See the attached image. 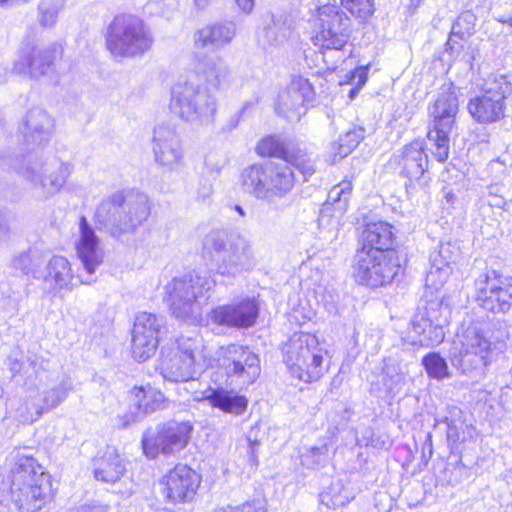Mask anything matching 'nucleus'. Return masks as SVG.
<instances>
[{
	"label": "nucleus",
	"mask_w": 512,
	"mask_h": 512,
	"mask_svg": "<svg viewBox=\"0 0 512 512\" xmlns=\"http://www.w3.org/2000/svg\"><path fill=\"white\" fill-rule=\"evenodd\" d=\"M508 332L502 322L464 319L453 341L450 358L464 374H483L496 351L504 346Z\"/></svg>",
	"instance_id": "1"
},
{
	"label": "nucleus",
	"mask_w": 512,
	"mask_h": 512,
	"mask_svg": "<svg viewBox=\"0 0 512 512\" xmlns=\"http://www.w3.org/2000/svg\"><path fill=\"white\" fill-rule=\"evenodd\" d=\"M239 183L244 193L271 204L285 198L292 191L295 176L290 165L278 159L244 168Z\"/></svg>",
	"instance_id": "2"
},
{
	"label": "nucleus",
	"mask_w": 512,
	"mask_h": 512,
	"mask_svg": "<svg viewBox=\"0 0 512 512\" xmlns=\"http://www.w3.org/2000/svg\"><path fill=\"white\" fill-rule=\"evenodd\" d=\"M13 168L29 184L32 196L44 201L61 191L73 166L41 151L26 155L21 162L15 161Z\"/></svg>",
	"instance_id": "3"
},
{
	"label": "nucleus",
	"mask_w": 512,
	"mask_h": 512,
	"mask_svg": "<svg viewBox=\"0 0 512 512\" xmlns=\"http://www.w3.org/2000/svg\"><path fill=\"white\" fill-rule=\"evenodd\" d=\"M150 215L148 196L137 190L115 193L102 200L95 217L114 237L134 232Z\"/></svg>",
	"instance_id": "4"
},
{
	"label": "nucleus",
	"mask_w": 512,
	"mask_h": 512,
	"mask_svg": "<svg viewBox=\"0 0 512 512\" xmlns=\"http://www.w3.org/2000/svg\"><path fill=\"white\" fill-rule=\"evenodd\" d=\"M32 456L18 454L12 470L11 499L19 512H36L53 497L50 476Z\"/></svg>",
	"instance_id": "5"
},
{
	"label": "nucleus",
	"mask_w": 512,
	"mask_h": 512,
	"mask_svg": "<svg viewBox=\"0 0 512 512\" xmlns=\"http://www.w3.org/2000/svg\"><path fill=\"white\" fill-rule=\"evenodd\" d=\"M282 352L291 376L306 383L320 380L329 369L328 350L310 333H294Z\"/></svg>",
	"instance_id": "6"
},
{
	"label": "nucleus",
	"mask_w": 512,
	"mask_h": 512,
	"mask_svg": "<svg viewBox=\"0 0 512 512\" xmlns=\"http://www.w3.org/2000/svg\"><path fill=\"white\" fill-rule=\"evenodd\" d=\"M213 285L209 277L196 273L174 278L165 287L172 314L185 322H197Z\"/></svg>",
	"instance_id": "7"
},
{
	"label": "nucleus",
	"mask_w": 512,
	"mask_h": 512,
	"mask_svg": "<svg viewBox=\"0 0 512 512\" xmlns=\"http://www.w3.org/2000/svg\"><path fill=\"white\" fill-rule=\"evenodd\" d=\"M169 108L185 122L204 124L214 118L217 100L202 85L192 80H184L172 87Z\"/></svg>",
	"instance_id": "8"
},
{
	"label": "nucleus",
	"mask_w": 512,
	"mask_h": 512,
	"mask_svg": "<svg viewBox=\"0 0 512 512\" xmlns=\"http://www.w3.org/2000/svg\"><path fill=\"white\" fill-rule=\"evenodd\" d=\"M428 111L430 122L427 138L430 150L435 159L443 163L449 157L450 134L459 111L457 94L451 87L442 91Z\"/></svg>",
	"instance_id": "9"
},
{
	"label": "nucleus",
	"mask_w": 512,
	"mask_h": 512,
	"mask_svg": "<svg viewBox=\"0 0 512 512\" xmlns=\"http://www.w3.org/2000/svg\"><path fill=\"white\" fill-rule=\"evenodd\" d=\"M311 41L325 50L340 51L350 37L351 20L337 5L325 4L311 11Z\"/></svg>",
	"instance_id": "10"
},
{
	"label": "nucleus",
	"mask_w": 512,
	"mask_h": 512,
	"mask_svg": "<svg viewBox=\"0 0 512 512\" xmlns=\"http://www.w3.org/2000/svg\"><path fill=\"white\" fill-rule=\"evenodd\" d=\"M153 38L143 21L132 15L116 17L110 24L106 46L114 58L135 57L148 51Z\"/></svg>",
	"instance_id": "11"
},
{
	"label": "nucleus",
	"mask_w": 512,
	"mask_h": 512,
	"mask_svg": "<svg viewBox=\"0 0 512 512\" xmlns=\"http://www.w3.org/2000/svg\"><path fill=\"white\" fill-rule=\"evenodd\" d=\"M511 91V82L506 75L498 72L489 74L482 84L481 94L469 100V114L482 124L500 120L505 113V100Z\"/></svg>",
	"instance_id": "12"
},
{
	"label": "nucleus",
	"mask_w": 512,
	"mask_h": 512,
	"mask_svg": "<svg viewBox=\"0 0 512 512\" xmlns=\"http://www.w3.org/2000/svg\"><path fill=\"white\" fill-rule=\"evenodd\" d=\"M476 301L485 310L506 313L512 306V278L487 270L475 280Z\"/></svg>",
	"instance_id": "13"
},
{
	"label": "nucleus",
	"mask_w": 512,
	"mask_h": 512,
	"mask_svg": "<svg viewBox=\"0 0 512 512\" xmlns=\"http://www.w3.org/2000/svg\"><path fill=\"white\" fill-rule=\"evenodd\" d=\"M193 425L188 421H171L157 427L155 433H148L142 438L144 453L151 458L159 453L174 455L189 443Z\"/></svg>",
	"instance_id": "14"
},
{
	"label": "nucleus",
	"mask_w": 512,
	"mask_h": 512,
	"mask_svg": "<svg viewBox=\"0 0 512 512\" xmlns=\"http://www.w3.org/2000/svg\"><path fill=\"white\" fill-rule=\"evenodd\" d=\"M398 269L388 258V253L383 251L360 249L355 256V278L359 283L370 287L390 283Z\"/></svg>",
	"instance_id": "15"
},
{
	"label": "nucleus",
	"mask_w": 512,
	"mask_h": 512,
	"mask_svg": "<svg viewBox=\"0 0 512 512\" xmlns=\"http://www.w3.org/2000/svg\"><path fill=\"white\" fill-rule=\"evenodd\" d=\"M218 361L228 377L236 378L243 385L255 382L261 372L259 356L242 345L221 347Z\"/></svg>",
	"instance_id": "16"
},
{
	"label": "nucleus",
	"mask_w": 512,
	"mask_h": 512,
	"mask_svg": "<svg viewBox=\"0 0 512 512\" xmlns=\"http://www.w3.org/2000/svg\"><path fill=\"white\" fill-rule=\"evenodd\" d=\"M62 54V47L53 44L45 48L26 45L17 54L13 63V72L33 79L50 77L54 70V61Z\"/></svg>",
	"instance_id": "17"
},
{
	"label": "nucleus",
	"mask_w": 512,
	"mask_h": 512,
	"mask_svg": "<svg viewBox=\"0 0 512 512\" xmlns=\"http://www.w3.org/2000/svg\"><path fill=\"white\" fill-rule=\"evenodd\" d=\"M314 89L309 80L302 76L292 78L285 90L279 93L276 112L290 122H297L306 113V105L312 102Z\"/></svg>",
	"instance_id": "18"
},
{
	"label": "nucleus",
	"mask_w": 512,
	"mask_h": 512,
	"mask_svg": "<svg viewBox=\"0 0 512 512\" xmlns=\"http://www.w3.org/2000/svg\"><path fill=\"white\" fill-rule=\"evenodd\" d=\"M152 153L155 163L166 170L173 171L182 164L183 145L174 127L162 124L154 128Z\"/></svg>",
	"instance_id": "19"
},
{
	"label": "nucleus",
	"mask_w": 512,
	"mask_h": 512,
	"mask_svg": "<svg viewBox=\"0 0 512 512\" xmlns=\"http://www.w3.org/2000/svg\"><path fill=\"white\" fill-rule=\"evenodd\" d=\"M257 264L252 241L237 234L230 241V248L221 260L217 261V271L221 275L235 277L242 272L250 271Z\"/></svg>",
	"instance_id": "20"
},
{
	"label": "nucleus",
	"mask_w": 512,
	"mask_h": 512,
	"mask_svg": "<svg viewBox=\"0 0 512 512\" xmlns=\"http://www.w3.org/2000/svg\"><path fill=\"white\" fill-rule=\"evenodd\" d=\"M200 476L187 465L179 464L163 478V493L171 503H182L194 498L200 485Z\"/></svg>",
	"instance_id": "21"
},
{
	"label": "nucleus",
	"mask_w": 512,
	"mask_h": 512,
	"mask_svg": "<svg viewBox=\"0 0 512 512\" xmlns=\"http://www.w3.org/2000/svg\"><path fill=\"white\" fill-rule=\"evenodd\" d=\"M259 314V307L254 298H243L227 305L213 309L209 317L219 325L235 328H248L254 325Z\"/></svg>",
	"instance_id": "22"
},
{
	"label": "nucleus",
	"mask_w": 512,
	"mask_h": 512,
	"mask_svg": "<svg viewBox=\"0 0 512 512\" xmlns=\"http://www.w3.org/2000/svg\"><path fill=\"white\" fill-rule=\"evenodd\" d=\"M195 76L203 81L207 91L226 90L233 82V73L226 61L219 56H197L193 63Z\"/></svg>",
	"instance_id": "23"
},
{
	"label": "nucleus",
	"mask_w": 512,
	"mask_h": 512,
	"mask_svg": "<svg viewBox=\"0 0 512 512\" xmlns=\"http://www.w3.org/2000/svg\"><path fill=\"white\" fill-rule=\"evenodd\" d=\"M54 130V118L40 107L28 110L18 126L25 143L33 146L46 145L51 140Z\"/></svg>",
	"instance_id": "24"
},
{
	"label": "nucleus",
	"mask_w": 512,
	"mask_h": 512,
	"mask_svg": "<svg viewBox=\"0 0 512 512\" xmlns=\"http://www.w3.org/2000/svg\"><path fill=\"white\" fill-rule=\"evenodd\" d=\"M40 280L53 291H72L80 284H88L80 275L73 272L71 263L63 256L54 255L47 258Z\"/></svg>",
	"instance_id": "25"
},
{
	"label": "nucleus",
	"mask_w": 512,
	"mask_h": 512,
	"mask_svg": "<svg viewBox=\"0 0 512 512\" xmlns=\"http://www.w3.org/2000/svg\"><path fill=\"white\" fill-rule=\"evenodd\" d=\"M158 369L165 380L187 384L186 390L198 386L195 376L202 372L195 367V362L178 357L169 349L161 351Z\"/></svg>",
	"instance_id": "26"
},
{
	"label": "nucleus",
	"mask_w": 512,
	"mask_h": 512,
	"mask_svg": "<svg viewBox=\"0 0 512 512\" xmlns=\"http://www.w3.org/2000/svg\"><path fill=\"white\" fill-rule=\"evenodd\" d=\"M76 251L85 271L89 275L94 274L103 261V250L99 237L84 216L79 221V238L76 242Z\"/></svg>",
	"instance_id": "27"
},
{
	"label": "nucleus",
	"mask_w": 512,
	"mask_h": 512,
	"mask_svg": "<svg viewBox=\"0 0 512 512\" xmlns=\"http://www.w3.org/2000/svg\"><path fill=\"white\" fill-rule=\"evenodd\" d=\"M237 27L233 21H220L205 25L193 35L196 50H218L230 44L236 36Z\"/></svg>",
	"instance_id": "28"
},
{
	"label": "nucleus",
	"mask_w": 512,
	"mask_h": 512,
	"mask_svg": "<svg viewBox=\"0 0 512 512\" xmlns=\"http://www.w3.org/2000/svg\"><path fill=\"white\" fill-rule=\"evenodd\" d=\"M92 470L97 481L114 484L124 476L126 464L114 447H107L94 457Z\"/></svg>",
	"instance_id": "29"
},
{
	"label": "nucleus",
	"mask_w": 512,
	"mask_h": 512,
	"mask_svg": "<svg viewBox=\"0 0 512 512\" xmlns=\"http://www.w3.org/2000/svg\"><path fill=\"white\" fill-rule=\"evenodd\" d=\"M401 173L409 180H419L428 168V156L423 141L405 145L396 156Z\"/></svg>",
	"instance_id": "30"
},
{
	"label": "nucleus",
	"mask_w": 512,
	"mask_h": 512,
	"mask_svg": "<svg viewBox=\"0 0 512 512\" xmlns=\"http://www.w3.org/2000/svg\"><path fill=\"white\" fill-rule=\"evenodd\" d=\"M131 400L135 410L126 413L119 418L123 420L120 426L127 427L136 422L140 417L160 409L164 402V395L151 387H134L131 392Z\"/></svg>",
	"instance_id": "31"
},
{
	"label": "nucleus",
	"mask_w": 512,
	"mask_h": 512,
	"mask_svg": "<svg viewBox=\"0 0 512 512\" xmlns=\"http://www.w3.org/2000/svg\"><path fill=\"white\" fill-rule=\"evenodd\" d=\"M192 396L195 401H208L213 407L235 415L242 414L248 404L244 396L223 389L207 388L203 391L193 390Z\"/></svg>",
	"instance_id": "32"
},
{
	"label": "nucleus",
	"mask_w": 512,
	"mask_h": 512,
	"mask_svg": "<svg viewBox=\"0 0 512 512\" xmlns=\"http://www.w3.org/2000/svg\"><path fill=\"white\" fill-rule=\"evenodd\" d=\"M169 350L178 357L195 362V367L200 371H204L211 364L203 338L197 332L179 336L175 348Z\"/></svg>",
	"instance_id": "33"
},
{
	"label": "nucleus",
	"mask_w": 512,
	"mask_h": 512,
	"mask_svg": "<svg viewBox=\"0 0 512 512\" xmlns=\"http://www.w3.org/2000/svg\"><path fill=\"white\" fill-rule=\"evenodd\" d=\"M352 191V181L348 179L333 186L328 192L327 200L321 209L319 220L323 221V219L328 216H333L337 219L342 217L348 209Z\"/></svg>",
	"instance_id": "34"
},
{
	"label": "nucleus",
	"mask_w": 512,
	"mask_h": 512,
	"mask_svg": "<svg viewBox=\"0 0 512 512\" xmlns=\"http://www.w3.org/2000/svg\"><path fill=\"white\" fill-rule=\"evenodd\" d=\"M392 243V226L386 222H375L366 226L361 249L379 250L389 254Z\"/></svg>",
	"instance_id": "35"
},
{
	"label": "nucleus",
	"mask_w": 512,
	"mask_h": 512,
	"mask_svg": "<svg viewBox=\"0 0 512 512\" xmlns=\"http://www.w3.org/2000/svg\"><path fill=\"white\" fill-rule=\"evenodd\" d=\"M448 308L439 301H430L423 308H418L411 320L412 331L415 335L423 331L435 322H448Z\"/></svg>",
	"instance_id": "36"
},
{
	"label": "nucleus",
	"mask_w": 512,
	"mask_h": 512,
	"mask_svg": "<svg viewBox=\"0 0 512 512\" xmlns=\"http://www.w3.org/2000/svg\"><path fill=\"white\" fill-rule=\"evenodd\" d=\"M294 35V21L288 15L273 16L271 23L265 28V38L274 47L285 45Z\"/></svg>",
	"instance_id": "37"
},
{
	"label": "nucleus",
	"mask_w": 512,
	"mask_h": 512,
	"mask_svg": "<svg viewBox=\"0 0 512 512\" xmlns=\"http://www.w3.org/2000/svg\"><path fill=\"white\" fill-rule=\"evenodd\" d=\"M48 256L47 253L32 248L15 257L13 266L16 269H20L26 275H31L33 278L40 280L41 276H43L42 272Z\"/></svg>",
	"instance_id": "38"
},
{
	"label": "nucleus",
	"mask_w": 512,
	"mask_h": 512,
	"mask_svg": "<svg viewBox=\"0 0 512 512\" xmlns=\"http://www.w3.org/2000/svg\"><path fill=\"white\" fill-rule=\"evenodd\" d=\"M232 240L233 237L226 230L213 229L204 237L203 252L217 263L228 253Z\"/></svg>",
	"instance_id": "39"
},
{
	"label": "nucleus",
	"mask_w": 512,
	"mask_h": 512,
	"mask_svg": "<svg viewBox=\"0 0 512 512\" xmlns=\"http://www.w3.org/2000/svg\"><path fill=\"white\" fill-rule=\"evenodd\" d=\"M165 329L163 317L148 312H141L135 317L132 333H139L159 341Z\"/></svg>",
	"instance_id": "40"
},
{
	"label": "nucleus",
	"mask_w": 512,
	"mask_h": 512,
	"mask_svg": "<svg viewBox=\"0 0 512 512\" xmlns=\"http://www.w3.org/2000/svg\"><path fill=\"white\" fill-rule=\"evenodd\" d=\"M72 390V383L69 378H63L58 384L42 392V406L39 413L50 411L65 401Z\"/></svg>",
	"instance_id": "41"
},
{
	"label": "nucleus",
	"mask_w": 512,
	"mask_h": 512,
	"mask_svg": "<svg viewBox=\"0 0 512 512\" xmlns=\"http://www.w3.org/2000/svg\"><path fill=\"white\" fill-rule=\"evenodd\" d=\"M364 128L355 126L348 130L344 135H341L332 147L335 151V158L338 156L339 159L349 155L364 138Z\"/></svg>",
	"instance_id": "42"
},
{
	"label": "nucleus",
	"mask_w": 512,
	"mask_h": 512,
	"mask_svg": "<svg viewBox=\"0 0 512 512\" xmlns=\"http://www.w3.org/2000/svg\"><path fill=\"white\" fill-rule=\"evenodd\" d=\"M159 341L139 333H132L131 352L135 360L146 361L152 357L158 347Z\"/></svg>",
	"instance_id": "43"
},
{
	"label": "nucleus",
	"mask_w": 512,
	"mask_h": 512,
	"mask_svg": "<svg viewBox=\"0 0 512 512\" xmlns=\"http://www.w3.org/2000/svg\"><path fill=\"white\" fill-rule=\"evenodd\" d=\"M460 256V248L456 243L441 242L436 250L430 254V263L452 268L451 265L457 261Z\"/></svg>",
	"instance_id": "44"
},
{
	"label": "nucleus",
	"mask_w": 512,
	"mask_h": 512,
	"mask_svg": "<svg viewBox=\"0 0 512 512\" xmlns=\"http://www.w3.org/2000/svg\"><path fill=\"white\" fill-rule=\"evenodd\" d=\"M422 365L428 376L433 379L442 380L450 376L448 364L439 353L431 352L424 356Z\"/></svg>",
	"instance_id": "45"
},
{
	"label": "nucleus",
	"mask_w": 512,
	"mask_h": 512,
	"mask_svg": "<svg viewBox=\"0 0 512 512\" xmlns=\"http://www.w3.org/2000/svg\"><path fill=\"white\" fill-rule=\"evenodd\" d=\"M282 159L286 161L290 167L294 166L300 173H302L305 180H308V178L315 172L314 161L310 156L302 151L287 152Z\"/></svg>",
	"instance_id": "46"
},
{
	"label": "nucleus",
	"mask_w": 512,
	"mask_h": 512,
	"mask_svg": "<svg viewBox=\"0 0 512 512\" xmlns=\"http://www.w3.org/2000/svg\"><path fill=\"white\" fill-rule=\"evenodd\" d=\"M447 323L448 322H435L430 327L428 326L423 333L417 336V339L412 341V344L430 347L442 343L445 338L443 327Z\"/></svg>",
	"instance_id": "47"
},
{
	"label": "nucleus",
	"mask_w": 512,
	"mask_h": 512,
	"mask_svg": "<svg viewBox=\"0 0 512 512\" xmlns=\"http://www.w3.org/2000/svg\"><path fill=\"white\" fill-rule=\"evenodd\" d=\"M320 496L322 503L332 508L344 506L349 502L347 491L343 489L339 481L332 483L328 490L321 493Z\"/></svg>",
	"instance_id": "48"
},
{
	"label": "nucleus",
	"mask_w": 512,
	"mask_h": 512,
	"mask_svg": "<svg viewBox=\"0 0 512 512\" xmlns=\"http://www.w3.org/2000/svg\"><path fill=\"white\" fill-rule=\"evenodd\" d=\"M383 383L390 393H398L405 384V375L394 364H386L383 368Z\"/></svg>",
	"instance_id": "49"
},
{
	"label": "nucleus",
	"mask_w": 512,
	"mask_h": 512,
	"mask_svg": "<svg viewBox=\"0 0 512 512\" xmlns=\"http://www.w3.org/2000/svg\"><path fill=\"white\" fill-rule=\"evenodd\" d=\"M39 22L44 27H52L60 11L57 0H42L38 5Z\"/></svg>",
	"instance_id": "50"
},
{
	"label": "nucleus",
	"mask_w": 512,
	"mask_h": 512,
	"mask_svg": "<svg viewBox=\"0 0 512 512\" xmlns=\"http://www.w3.org/2000/svg\"><path fill=\"white\" fill-rule=\"evenodd\" d=\"M341 5L356 18L365 20L373 14L372 0H341Z\"/></svg>",
	"instance_id": "51"
},
{
	"label": "nucleus",
	"mask_w": 512,
	"mask_h": 512,
	"mask_svg": "<svg viewBox=\"0 0 512 512\" xmlns=\"http://www.w3.org/2000/svg\"><path fill=\"white\" fill-rule=\"evenodd\" d=\"M451 272L452 268L430 263V269L426 275V286L438 290L446 283Z\"/></svg>",
	"instance_id": "52"
},
{
	"label": "nucleus",
	"mask_w": 512,
	"mask_h": 512,
	"mask_svg": "<svg viewBox=\"0 0 512 512\" xmlns=\"http://www.w3.org/2000/svg\"><path fill=\"white\" fill-rule=\"evenodd\" d=\"M213 512H266V503L263 499L257 498L237 506L217 507Z\"/></svg>",
	"instance_id": "53"
},
{
	"label": "nucleus",
	"mask_w": 512,
	"mask_h": 512,
	"mask_svg": "<svg viewBox=\"0 0 512 512\" xmlns=\"http://www.w3.org/2000/svg\"><path fill=\"white\" fill-rule=\"evenodd\" d=\"M257 152L262 156L275 157L281 152L280 143L273 137L264 138L257 145Z\"/></svg>",
	"instance_id": "54"
},
{
	"label": "nucleus",
	"mask_w": 512,
	"mask_h": 512,
	"mask_svg": "<svg viewBox=\"0 0 512 512\" xmlns=\"http://www.w3.org/2000/svg\"><path fill=\"white\" fill-rule=\"evenodd\" d=\"M503 186L499 184H492L487 187L488 192V204L492 207L502 208L506 204L504 197L502 196Z\"/></svg>",
	"instance_id": "55"
},
{
	"label": "nucleus",
	"mask_w": 512,
	"mask_h": 512,
	"mask_svg": "<svg viewBox=\"0 0 512 512\" xmlns=\"http://www.w3.org/2000/svg\"><path fill=\"white\" fill-rule=\"evenodd\" d=\"M444 422L447 425V440L449 442L456 443L460 438V430L462 429V424L447 417H445Z\"/></svg>",
	"instance_id": "56"
},
{
	"label": "nucleus",
	"mask_w": 512,
	"mask_h": 512,
	"mask_svg": "<svg viewBox=\"0 0 512 512\" xmlns=\"http://www.w3.org/2000/svg\"><path fill=\"white\" fill-rule=\"evenodd\" d=\"M309 453L311 457L315 458L314 463L320 464L327 457L328 446L326 444H322L321 446L312 447Z\"/></svg>",
	"instance_id": "57"
},
{
	"label": "nucleus",
	"mask_w": 512,
	"mask_h": 512,
	"mask_svg": "<svg viewBox=\"0 0 512 512\" xmlns=\"http://www.w3.org/2000/svg\"><path fill=\"white\" fill-rule=\"evenodd\" d=\"M352 80L361 88L367 81V67H359L356 69L352 75Z\"/></svg>",
	"instance_id": "58"
},
{
	"label": "nucleus",
	"mask_w": 512,
	"mask_h": 512,
	"mask_svg": "<svg viewBox=\"0 0 512 512\" xmlns=\"http://www.w3.org/2000/svg\"><path fill=\"white\" fill-rule=\"evenodd\" d=\"M8 367L13 375H16L21 372L23 363L17 358L10 357L8 360Z\"/></svg>",
	"instance_id": "59"
},
{
	"label": "nucleus",
	"mask_w": 512,
	"mask_h": 512,
	"mask_svg": "<svg viewBox=\"0 0 512 512\" xmlns=\"http://www.w3.org/2000/svg\"><path fill=\"white\" fill-rule=\"evenodd\" d=\"M238 7L244 13H250L254 7L255 0H235Z\"/></svg>",
	"instance_id": "60"
},
{
	"label": "nucleus",
	"mask_w": 512,
	"mask_h": 512,
	"mask_svg": "<svg viewBox=\"0 0 512 512\" xmlns=\"http://www.w3.org/2000/svg\"><path fill=\"white\" fill-rule=\"evenodd\" d=\"M10 225L7 219L0 216V239H4L10 233Z\"/></svg>",
	"instance_id": "61"
},
{
	"label": "nucleus",
	"mask_w": 512,
	"mask_h": 512,
	"mask_svg": "<svg viewBox=\"0 0 512 512\" xmlns=\"http://www.w3.org/2000/svg\"><path fill=\"white\" fill-rule=\"evenodd\" d=\"M496 20L502 24H507L512 27V11L507 15L497 16Z\"/></svg>",
	"instance_id": "62"
},
{
	"label": "nucleus",
	"mask_w": 512,
	"mask_h": 512,
	"mask_svg": "<svg viewBox=\"0 0 512 512\" xmlns=\"http://www.w3.org/2000/svg\"><path fill=\"white\" fill-rule=\"evenodd\" d=\"M194 1L198 8L204 9L208 5L210 0H194Z\"/></svg>",
	"instance_id": "63"
},
{
	"label": "nucleus",
	"mask_w": 512,
	"mask_h": 512,
	"mask_svg": "<svg viewBox=\"0 0 512 512\" xmlns=\"http://www.w3.org/2000/svg\"><path fill=\"white\" fill-rule=\"evenodd\" d=\"M359 89H360V87H358V86H356L355 88H352L349 92V97L351 99H353L356 96V94L358 93Z\"/></svg>",
	"instance_id": "64"
}]
</instances>
